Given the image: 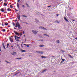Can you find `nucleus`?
Wrapping results in <instances>:
<instances>
[{
  "mask_svg": "<svg viewBox=\"0 0 77 77\" xmlns=\"http://www.w3.org/2000/svg\"><path fill=\"white\" fill-rule=\"evenodd\" d=\"M59 14H57V16H59Z\"/></svg>",
  "mask_w": 77,
  "mask_h": 77,
  "instance_id": "ea45409f",
  "label": "nucleus"
},
{
  "mask_svg": "<svg viewBox=\"0 0 77 77\" xmlns=\"http://www.w3.org/2000/svg\"><path fill=\"white\" fill-rule=\"evenodd\" d=\"M3 6L4 7L6 6H7V4H6V3H4Z\"/></svg>",
  "mask_w": 77,
  "mask_h": 77,
  "instance_id": "4468645a",
  "label": "nucleus"
},
{
  "mask_svg": "<svg viewBox=\"0 0 77 77\" xmlns=\"http://www.w3.org/2000/svg\"><path fill=\"white\" fill-rule=\"evenodd\" d=\"M21 47H22V46H23V45L21 44Z\"/></svg>",
  "mask_w": 77,
  "mask_h": 77,
  "instance_id": "e2e57ef3",
  "label": "nucleus"
},
{
  "mask_svg": "<svg viewBox=\"0 0 77 77\" xmlns=\"http://www.w3.org/2000/svg\"><path fill=\"white\" fill-rule=\"evenodd\" d=\"M72 21H75V20H72Z\"/></svg>",
  "mask_w": 77,
  "mask_h": 77,
  "instance_id": "c03bdc74",
  "label": "nucleus"
},
{
  "mask_svg": "<svg viewBox=\"0 0 77 77\" xmlns=\"http://www.w3.org/2000/svg\"><path fill=\"white\" fill-rule=\"evenodd\" d=\"M6 62H7V63H10V62H8V61H6Z\"/></svg>",
  "mask_w": 77,
  "mask_h": 77,
  "instance_id": "2f4dec72",
  "label": "nucleus"
},
{
  "mask_svg": "<svg viewBox=\"0 0 77 77\" xmlns=\"http://www.w3.org/2000/svg\"><path fill=\"white\" fill-rule=\"evenodd\" d=\"M62 60L63 61V62H64V61H65V59H62Z\"/></svg>",
  "mask_w": 77,
  "mask_h": 77,
  "instance_id": "473e14b6",
  "label": "nucleus"
},
{
  "mask_svg": "<svg viewBox=\"0 0 77 77\" xmlns=\"http://www.w3.org/2000/svg\"><path fill=\"white\" fill-rule=\"evenodd\" d=\"M68 55L69 56V57H70L71 58H73V57H72V56H71V55L69 54H68Z\"/></svg>",
  "mask_w": 77,
  "mask_h": 77,
  "instance_id": "b1692460",
  "label": "nucleus"
},
{
  "mask_svg": "<svg viewBox=\"0 0 77 77\" xmlns=\"http://www.w3.org/2000/svg\"><path fill=\"white\" fill-rule=\"evenodd\" d=\"M63 61H61V63H63Z\"/></svg>",
  "mask_w": 77,
  "mask_h": 77,
  "instance_id": "864d4df0",
  "label": "nucleus"
},
{
  "mask_svg": "<svg viewBox=\"0 0 77 77\" xmlns=\"http://www.w3.org/2000/svg\"><path fill=\"white\" fill-rule=\"evenodd\" d=\"M20 72H18L17 73H16L14 75V76H15V75H17V74H19V73H20Z\"/></svg>",
  "mask_w": 77,
  "mask_h": 77,
  "instance_id": "f3484780",
  "label": "nucleus"
},
{
  "mask_svg": "<svg viewBox=\"0 0 77 77\" xmlns=\"http://www.w3.org/2000/svg\"><path fill=\"white\" fill-rule=\"evenodd\" d=\"M35 22H36V23H39V20H37V19H35Z\"/></svg>",
  "mask_w": 77,
  "mask_h": 77,
  "instance_id": "a211bd4d",
  "label": "nucleus"
},
{
  "mask_svg": "<svg viewBox=\"0 0 77 77\" xmlns=\"http://www.w3.org/2000/svg\"><path fill=\"white\" fill-rule=\"evenodd\" d=\"M10 8H13V6H12V5H10Z\"/></svg>",
  "mask_w": 77,
  "mask_h": 77,
  "instance_id": "c756f323",
  "label": "nucleus"
},
{
  "mask_svg": "<svg viewBox=\"0 0 77 77\" xmlns=\"http://www.w3.org/2000/svg\"><path fill=\"white\" fill-rule=\"evenodd\" d=\"M25 41H26V38H25Z\"/></svg>",
  "mask_w": 77,
  "mask_h": 77,
  "instance_id": "4d7b16f0",
  "label": "nucleus"
},
{
  "mask_svg": "<svg viewBox=\"0 0 77 77\" xmlns=\"http://www.w3.org/2000/svg\"><path fill=\"white\" fill-rule=\"evenodd\" d=\"M10 40L11 42H13V39L12 38H10Z\"/></svg>",
  "mask_w": 77,
  "mask_h": 77,
  "instance_id": "9d476101",
  "label": "nucleus"
},
{
  "mask_svg": "<svg viewBox=\"0 0 77 77\" xmlns=\"http://www.w3.org/2000/svg\"><path fill=\"white\" fill-rule=\"evenodd\" d=\"M15 21H16L15 23H16V22H17V20H15Z\"/></svg>",
  "mask_w": 77,
  "mask_h": 77,
  "instance_id": "603ef678",
  "label": "nucleus"
},
{
  "mask_svg": "<svg viewBox=\"0 0 77 77\" xmlns=\"http://www.w3.org/2000/svg\"><path fill=\"white\" fill-rule=\"evenodd\" d=\"M1 12H4V11H5L3 8H2L1 9Z\"/></svg>",
  "mask_w": 77,
  "mask_h": 77,
  "instance_id": "2eb2a0df",
  "label": "nucleus"
},
{
  "mask_svg": "<svg viewBox=\"0 0 77 77\" xmlns=\"http://www.w3.org/2000/svg\"><path fill=\"white\" fill-rule=\"evenodd\" d=\"M17 41H18V42H19V41H20V40H19V39H17Z\"/></svg>",
  "mask_w": 77,
  "mask_h": 77,
  "instance_id": "c9c22d12",
  "label": "nucleus"
},
{
  "mask_svg": "<svg viewBox=\"0 0 77 77\" xmlns=\"http://www.w3.org/2000/svg\"><path fill=\"white\" fill-rule=\"evenodd\" d=\"M26 36V35H24V36Z\"/></svg>",
  "mask_w": 77,
  "mask_h": 77,
  "instance_id": "69168bd1",
  "label": "nucleus"
},
{
  "mask_svg": "<svg viewBox=\"0 0 77 77\" xmlns=\"http://www.w3.org/2000/svg\"><path fill=\"white\" fill-rule=\"evenodd\" d=\"M36 53H40V54H42L43 53L41 52V51H36Z\"/></svg>",
  "mask_w": 77,
  "mask_h": 77,
  "instance_id": "0eeeda50",
  "label": "nucleus"
},
{
  "mask_svg": "<svg viewBox=\"0 0 77 77\" xmlns=\"http://www.w3.org/2000/svg\"><path fill=\"white\" fill-rule=\"evenodd\" d=\"M7 48H8V47H9V43H8L7 44Z\"/></svg>",
  "mask_w": 77,
  "mask_h": 77,
  "instance_id": "c85d7f7f",
  "label": "nucleus"
},
{
  "mask_svg": "<svg viewBox=\"0 0 77 77\" xmlns=\"http://www.w3.org/2000/svg\"><path fill=\"white\" fill-rule=\"evenodd\" d=\"M22 7H23V8H24V5H22Z\"/></svg>",
  "mask_w": 77,
  "mask_h": 77,
  "instance_id": "e433bc0d",
  "label": "nucleus"
},
{
  "mask_svg": "<svg viewBox=\"0 0 77 77\" xmlns=\"http://www.w3.org/2000/svg\"><path fill=\"white\" fill-rule=\"evenodd\" d=\"M17 17L19 20H20V14L17 15Z\"/></svg>",
  "mask_w": 77,
  "mask_h": 77,
  "instance_id": "20e7f679",
  "label": "nucleus"
},
{
  "mask_svg": "<svg viewBox=\"0 0 77 77\" xmlns=\"http://www.w3.org/2000/svg\"><path fill=\"white\" fill-rule=\"evenodd\" d=\"M40 47H44V45H40Z\"/></svg>",
  "mask_w": 77,
  "mask_h": 77,
  "instance_id": "bb28decb",
  "label": "nucleus"
},
{
  "mask_svg": "<svg viewBox=\"0 0 77 77\" xmlns=\"http://www.w3.org/2000/svg\"><path fill=\"white\" fill-rule=\"evenodd\" d=\"M11 47H13V46L12 45H11Z\"/></svg>",
  "mask_w": 77,
  "mask_h": 77,
  "instance_id": "bf43d9fd",
  "label": "nucleus"
},
{
  "mask_svg": "<svg viewBox=\"0 0 77 77\" xmlns=\"http://www.w3.org/2000/svg\"><path fill=\"white\" fill-rule=\"evenodd\" d=\"M2 26H3V27H4V25H3V23H2Z\"/></svg>",
  "mask_w": 77,
  "mask_h": 77,
  "instance_id": "a19ab883",
  "label": "nucleus"
},
{
  "mask_svg": "<svg viewBox=\"0 0 77 77\" xmlns=\"http://www.w3.org/2000/svg\"><path fill=\"white\" fill-rule=\"evenodd\" d=\"M14 33L16 34V35H18V36H19V35H20V34H19V33H18V32H16L15 31H14Z\"/></svg>",
  "mask_w": 77,
  "mask_h": 77,
  "instance_id": "7ed1b4c3",
  "label": "nucleus"
},
{
  "mask_svg": "<svg viewBox=\"0 0 77 77\" xmlns=\"http://www.w3.org/2000/svg\"><path fill=\"white\" fill-rule=\"evenodd\" d=\"M32 32L34 34H35V35H36L37 33H38V31H35L34 30H32Z\"/></svg>",
  "mask_w": 77,
  "mask_h": 77,
  "instance_id": "f03ea898",
  "label": "nucleus"
},
{
  "mask_svg": "<svg viewBox=\"0 0 77 77\" xmlns=\"http://www.w3.org/2000/svg\"><path fill=\"white\" fill-rule=\"evenodd\" d=\"M17 6L18 9H20V7L19 6V3H17Z\"/></svg>",
  "mask_w": 77,
  "mask_h": 77,
  "instance_id": "9b49d317",
  "label": "nucleus"
},
{
  "mask_svg": "<svg viewBox=\"0 0 77 77\" xmlns=\"http://www.w3.org/2000/svg\"><path fill=\"white\" fill-rule=\"evenodd\" d=\"M46 71H47V69H45V70L42 71V73H44V72Z\"/></svg>",
  "mask_w": 77,
  "mask_h": 77,
  "instance_id": "aec40b11",
  "label": "nucleus"
},
{
  "mask_svg": "<svg viewBox=\"0 0 77 77\" xmlns=\"http://www.w3.org/2000/svg\"><path fill=\"white\" fill-rule=\"evenodd\" d=\"M24 33H25L24 31H23V34H24Z\"/></svg>",
  "mask_w": 77,
  "mask_h": 77,
  "instance_id": "3c124183",
  "label": "nucleus"
},
{
  "mask_svg": "<svg viewBox=\"0 0 77 77\" xmlns=\"http://www.w3.org/2000/svg\"><path fill=\"white\" fill-rule=\"evenodd\" d=\"M26 24H28V23H26Z\"/></svg>",
  "mask_w": 77,
  "mask_h": 77,
  "instance_id": "774afa93",
  "label": "nucleus"
},
{
  "mask_svg": "<svg viewBox=\"0 0 77 77\" xmlns=\"http://www.w3.org/2000/svg\"><path fill=\"white\" fill-rule=\"evenodd\" d=\"M21 59H22V58L20 57V58H19V60Z\"/></svg>",
  "mask_w": 77,
  "mask_h": 77,
  "instance_id": "4c0bfd02",
  "label": "nucleus"
},
{
  "mask_svg": "<svg viewBox=\"0 0 77 77\" xmlns=\"http://www.w3.org/2000/svg\"><path fill=\"white\" fill-rule=\"evenodd\" d=\"M57 23H59V22L58 21H57Z\"/></svg>",
  "mask_w": 77,
  "mask_h": 77,
  "instance_id": "8fccbe9b",
  "label": "nucleus"
},
{
  "mask_svg": "<svg viewBox=\"0 0 77 77\" xmlns=\"http://www.w3.org/2000/svg\"><path fill=\"white\" fill-rule=\"evenodd\" d=\"M26 5L27 6V7H29V4H28L26 3Z\"/></svg>",
  "mask_w": 77,
  "mask_h": 77,
  "instance_id": "7c9ffc66",
  "label": "nucleus"
},
{
  "mask_svg": "<svg viewBox=\"0 0 77 77\" xmlns=\"http://www.w3.org/2000/svg\"><path fill=\"white\" fill-rule=\"evenodd\" d=\"M27 47H30V45H27Z\"/></svg>",
  "mask_w": 77,
  "mask_h": 77,
  "instance_id": "79ce46f5",
  "label": "nucleus"
},
{
  "mask_svg": "<svg viewBox=\"0 0 77 77\" xmlns=\"http://www.w3.org/2000/svg\"><path fill=\"white\" fill-rule=\"evenodd\" d=\"M41 57H42V58H43L44 59L45 58H46L47 57H45L44 56H42Z\"/></svg>",
  "mask_w": 77,
  "mask_h": 77,
  "instance_id": "a878e982",
  "label": "nucleus"
},
{
  "mask_svg": "<svg viewBox=\"0 0 77 77\" xmlns=\"http://www.w3.org/2000/svg\"><path fill=\"white\" fill-rule=\"evenodd\" d=\"M20 2V0H17V2L18 3H19V2Z\"/></svg>",
  "mask_w": 77,
  "mask_h": 77,
  "instance_id": "f704fd0d",
  "label": "nucleus"
},
{
  "mask_svg": "<svg viewBox=\"0 0 77 77\" xmlns=\"http://www.w3.org/2000/svg\"><path fill=\"white\" fill-rule=\"evenodd\" d=\"M75 39L77 40V38L76 37V38H75Z\"/></svg>",
  "mask_w": 77,
  "mask_h": 77,
  "instance_id": "052dcab7",
  "label": "nucleus"
},
{
  "mask_svg": "<svg viewBox=\"0 0 77 77\" xmlns=\"http://www.w3.org/2000/svg\"><path fill=\"white\" fill-rule=\"evenodd\" d=\"M13 26H15V23H13Z\"/></svg>",
  "mask_w": 77,
  "mask_h": 77,
  "instance_id": "72a5a7b5",
  "label": "nucleus"
},
{
  "mask_svg": "<svg viewBox=\"0 0 77 77\" xmlns=\"http://www.w3.org/2000/svg\"><path fill=\"white\" fill-rule=\"evenodd\" d=\"M18 29H21V25H18Z\"/></svg>",
  "mask_w": 77,
  "mask_h": 77,
  "instance_id": "1a4fd4ad",
  "label": "nucleus"
},
{
  "mask_svg": "<svg viewBox=\"0 0 77 77\" xmlns=\"http://www.w3.org/2000/svg\"><path fill=\"white\" fill-rule=\"evenodd\" d=\"M18 27V26L17 25L15 26V27Z\"/></svg>",
  "mask_w": 77,
  "mask_h": 77,
  "instance_id": "de8ad7c7",
  "label": "nucleus"
},
{
  "mask_svg": "<svg viewBox=\"0 0 77 77\" xmlns=\"http://www.w3.org/2000/svg\"><path fill=\"white\" fill-rule=\"evenodd\" d=\"M16 54V52H13V53H11V54L13 55V56H15Z\"/></svg>",
  "mask_w": 77,
  "mask_h": 77,
  "instance_id": "423d86ee",
  "label": "nucleus"
},
{
  "mask_svg": "<svg viewBox=\"0 0 77 77\" xmlns=\"http://www.w3.org/2000/svg\"><path fill=\"white\" fill-rule=\"evenodd\" d=\"M24 45H26V46L27 45L26 44H24Z\"/></svg>",
  "mask_w": 77,
  "mask_h": 77,
  "instance_id": "49530a36",
  "label": "nucleus"
},
{
  "mask_svg": "<svg viewBox=\"0 0 77 77\" xmlns=\"http://www.w3.org/2000/svg\"><path fill=\"white\" fill-rule=\"evenodd\" d=\"M2 32H6V30L5 29H2Z\"/></svg>",
  "mask_w": 77,
  "mask_h": 77,
  "instance_id": "4be33fe9",
  "label": "nucleus"
},
{
  "mask_svg": "<svg viewBox=\"0 0 77 77\" xmlns=\"http://www.w3.org/2000/svg\"><path fill=\"white\" fill-rule=\"evenodd\" d=\"M39 28H40V29H43V30H47V29L46 28H44L42 26H40V27H39Z\"/></svg>",
  "mask_w": 77,
  "mask_h": 77,
  "instance_id": "f257e3e1",
  "label": "nucleus"
},
{
  "mask_svg": "<svg viewBox=\"0 0 77 77\" xmlns=\"http://www.w3.org/2000/svg\"><path fill=\"white\" fill-rule=\"evenodd\" d=\"M15 38L16 41H17V40L18 39V36L15 35Z\"/></svg>",
  "mask_w": 77,
  "mask_h": 77,
  "instance_id": "f8f14e48",
  "label": "nucleus"
},
{
  "mask_svg": "<svg viewBox=\"0 0 77 77\" xmlns=\"http://www.w3.org/2000/svg\"><path fill=\"white\" fill-rule=\"evenodd\" d=\"M14 29H17L16 28H14Z\"/></svg>",
  "mask_w": 77,
  "mask_h": 77,
  "instance_id": "680f3d73",
  "label": "nucleus"
},
{
  "mask_svg": "<svg viewBox=\"0 0 77 77\" xmlns=\"http://www.w3.org/2000/svg\"><path fill=\"white\" fill-rule=\"evenodd\" d=\"M15 11H17V12L18 11V10H17L16 9H15Z\"/></svg>",
  "mask_w": 77,
  "mask_h": 77,
  "instance_id": "58836bf2",
  "label": "nucleus"
},
{
  "mask_svg": "<svg viewBox=\"0 0 77 77\" xmlns=\"http://www.w3.org/2000/svg\"><path fill=\"white\" fill-rule=\"evenodd\" d=\"M7 11L8 12H9V11H11V9L9 8H8L7 9Z\"/></svg>",
  "mask_w": 77,
  "mask_h": 77,
  "instance_id": "412c9836",
  "label": "nucleus"
},
{
  "mask_svg": "<svg viewBox=\"0 0 77 77\" xmlns=\"http://www.w3.org/2000/svg\"><path fill=\"white\" fill-rule=\"evenodd\" d=\"M64 19L65 20H66V21H67V22H68V20L67 19H66V17H64Z\"/></svg>",
  "mask_w": 77,
  "mask_h": 77,
  "instance_id": "dca6fc26",
  "label": "nucleus"
},
{
  "mask_svg": "<svg viewBox=\"0 0 77 77\" xmlns=\"http://www.w3.org/2000/svg\"><path fill=\"white\" fill-rule=\"evenodd\" d=\"M22 48H23V47H23V46H22Z\"/></svg>",
  "mask_w": 77,
  "mask_h": 77,
  "instance_id": "338daca9",
  "label": "nucleus"
},
{
  "mask_svg": "<svg viewBox=\"0 0 77 77\" xmlns=\"http://www.w3.org/2000/svg\"><path fill=\"white\" fill-rule=\"evenodd\" d=\"M20 37H17V39H20Z\"/></svg>",
  "mask_w": 77,
  "mask_h": 77,
  "instance_id": "a18cd8bd",
  "label": "nucleus"
},
{
  "mask_svg": "<svg viewBox=\"0 0 77 77\" xmlns=\"http://www.w3.org/2000/svg\"><path fill=\"white\" fill-rule=\"evenodd\" d=\"M5 26H8V23H5Z\"/></svg>",
  "mask_w": 77,
  "mask_h": 77,
  "instance_id": "cd10ccee",
  "label": "nucleus"
},
{
  "mask_svg": "<svg viewBox=\"0 0 77 77\" xmlns=\"http://www.w3.org/2000/svg\"><path fill=\"white\" fill-rule=\"evenodd\" d=\"M43 35H44V36H48V37H49V36L47 35V34H45Z\"/></svg>",
  "mask_w": 77,
  "mask_h": 77,
  "instance_id": "5701e85b",
  "label": "nucleus"
},
{
  "mask_svg": "<svg viewBox=\"0 0 77 77\" xmlns=\"http://www.w3.org/2000/svg\"><path fill=\"white\" fill-rule=\"evenodd\" d=\"M16 25L17 26H18L20 25V23H18V22H17V23H16Z\"/></svg>",
  "mask_w": 77,
  "mask_h": 77,
  "instance_id": "6ab92c4d",
  "label": "nucleus"
},
{
  "mask_svg": "<svg viewBox=\"0 0 77 77\" xmlns=\"http://www.w3.org/2000/svg\"><path fill=\"white\" fill-rule=\"evenodd\" d=\"M2 45L3 47L4 48V50H6V48H5V44H4V43H2Z\"/></svg>",
  "mask_w": 77,
  "mask_h": 77,
  "instance_id": "39448f33",
  "label": "nucleus"
},
{
  "mask_svg": "<svg viewBox=\"0 0 77 77\" xmlns=\"http://www.w3.org/2000/svg\"><path fill=\"white\" fill-rule=\"evenodd\" d=\"M16 59H18V60H19V58H16Z\"/></svg>",
  "mask_w": 77,
  "mask_h": 77,
  "instance_id": "13d9d810",
  "label": "nucleus"
},
{
  "mask_svg": "<svg viewBox=\"0 0 77 77\" xmlns=\"http://www.w3.org/2000/svg\"><path fill=\"white\" fill-rule=\"evenodd\" d=\"M52 57H54V56H52Z\"/></svg>",
  "mask_w": 77,
  "mask_h": 77,
  "instance_id": "6e6d98bb",
  "label": "nucleus"
},
{
  "mask_svg": "<svg viewBox=\"0 0 77 77\" xmlns=\"http://www.w3.org/2000/svg\"><path fill=\"white\" fill-rule=\"evenodd\" d=\"M6 0H5L4 2H6Z\"/></svg>",
  "mask_w": 77,
  "mask_h": 77,
  "instance_id": "5fc2aeb1",
  "label": "nucleus"
},
{
  "mask_svg": "<svg viewBox=\"0 0 77 77\" xmlns=\"http://www.w3.org/2000/svg\"><path fill=\"white\" fill-rule=\"evenodd\" d=\"M20 51H21V52H26V50H23V49H21L20 50Z\"/></svg>",
  "mask_w": 77,
  "mask_h": 77,
  "instance_id": "ddd939ff",
  "label": "nucleus"
},
{
  "mask_svg": "<svg viewBox=\"0 0 77 77\" xmlns=\"http://www.w3.org/2000/svg\"><path fill=\"white\" fill-rule=\"evenodd\" d=\"M22 17H25V18L27 17V16H26V15L22 14Z\"/></svg>",
  "mask_w": 77,
  "mask_h": 77,
  "instance_id": "6e6552de",
  "label": "nucleus"
},
{
  "mask_svg": "<svg viewBox=\"0 0 77 77\" xmlns=\"http://www.w3.org/2000/svg\"><path fill=\"white\" fill-rule=\"evenodd\" d=\"M51 6L50 5V6H48V8H49V7H51Z\"/></svg>",
  "mask_w": 77,
  "mask_h": 77,
  "instance_id": "09e8293b",
  "label": "nucleus"
},
{
  "mask_svg": "<svg viewBox=\"0 0 77 77\" xmlns=\"http://www.w3.org/2000/svg\"><path fill=\"white\" fill-rule=\"evenodd\" d=\"M61 51H62V52H63V50H61Z\"/></svg>",
  "mask_w": 77,
  "mask_h": 77,
  "instance_id": "37998d69",
  "label": "nucleus"
},
{
  "mask_svg": "<svg viewBox=\"0 0 77 77\" xmlns=\"http://www.w3.org/2000/svg\"><path fill=\"white\" fill-rule=\"evenodd\" d=\"M57 42L58 44H60V41L59 40H58L57 41Z\"/></svg>",
  "mask_w": 77,
  "mask_h": 77,
  "instance_id": "393cba45",
  "label": "nucleus"
},
{
  "mask_svg": "<svg viewBox=\"0 0 77 77\" xmlns=\"http://www.w3.org/2000/svg\"><path fill=\"white\" fill-rule=\"evenodd\" d=\"M39 41H41V40H39Z\"/></svg>",
  "mask_w": 77,
  "mask_h": 77,
  "instance_id": "0e129e2a",
  "label": "nucleus"
}]
</instances>
